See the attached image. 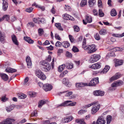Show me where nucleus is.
<instances>
[{"label": "nucleus", "instance_id": "obj_1", "mask_svg": "<svg viewBox=\"0 0 124 124\" xmlns=\"http://www.w3.org/2000/svg\"><path fill=\"white\" fill-rule=\"evenodd\" d=\"M84 49L86 50H88V53L91 54L97 50L96 47L94 44L91 45H87L84 47Z\"/></svg>", "mask_w": 124, "mask_h": 124}, {"label": "nucleus", "instance_id": "obj_2", "mask_svg": "<svg viewBox=\"0 0 124 124\" xmlns=\"http://www.w3.org/2000/svg\"><path fill=\"white\" fill-rule=\"evenodd\" d=\"M40 63L41 65L43 66L42 69L43 70L45 71H48L50 69L51 67L50 64L46 61H41L40 62Z\"/></svg>", "mask_w": 124, "mask_h": 124}, {"label": "nucleus", "instance_id": "obj_3", "mask_svg": "<svg viewBox=\"0 0 124 124\" xmlns=\"http://www.w3.org/2000/svg\"><path fill=\"white\" fill-rule=\"evenodd\" d=\"M94 105L91 110V113L92 114H94L96 113L100 107V105L99 103H96L95 102V104Z\"/></svg>", "mask_w": 124, "mask_h": 124}, {"label": "nucleus", "instance_id": "obj_4", "mask_svg": "<svg viewBox=\"0 0 124 124\" xmlns=\"http://www.w3.org/2000/svg\"><path fill=\"white\" fill-rule=\"evenodd\" d=\"M99 83L98 78L96 77L93 78L90 83L88 84V86H94Z\"/></svg>", "mask_w": 124, "mask_h": 124}, {"label": "nucleus", "instance_id": "obj_5", "mask_svg": "<svg viewBox=\"0 0 124 124\" xmlns=\"http://www.w3.org/2000/svg\"><path fill=\"white\" fill-rule=\"evenodd\" d=\"M90 61L92 63H93L98 61L101 58L100 56L98 54H94L91 56Z\"/></svg>", "mask_w": 124, "mask_h": 124}, {"label": "nucleus", "instance_id": "obj_6", "mask_svg": "<svg viewBox=\"0 0 124 124\" xmlns=\"http://www.w3.org/2000/svg\"><path fill=\"white\" fill-rule=\"evenodd\" d=\"M106 121L104 120V118L103 116H100L98 118L96 122V124H105Z\"/></svg>", "mask_w": 124, "mask_h": 124}, {"label": "nucleus", "instance_id": "obj_7", "mask_svg": "<svg viewBox=\"0 0 124 124\" xmlns=\"http://www.w3.org/2000/svg\"><path fill=\"white\" fill-rule=\"evenodd\" d=\"M52 88V85L48 83H46L43 86V89L46 91H50Z\"/></svg>", "mask_w": 124, "mask_h": 124}, {"label": "nucleus", "instance_id": "obj_8", "mask_svg": "<svg viewBox=\"0 0 124 124\" xmlns=\"http://www.w3.org/2000/svg\"><path fill=\"white\" fill-rule=\"evenodd\" d=\"M2 9L4 11H6L8 9V4L7 0H2Z\"/></svg>", "mask_w": 124, "mask_h": 124}, {"label": "nucleus", "instance_id": "obj_9", "mask_svg": "<svg viewBox=\"0 0 124 124\" xmlns=\"http://www.w3.org/2000/svg\"><path fill=\"white\" fill-rule=\"evenodd\" d=\"M101 64V63L98 62L94 64L91 66H89V67L93 69H98L100 68Z\"/></svg>", "mask_w": 124, "mask_h": 124}, {"label": "nucleus", "instance_id": "obj_10", "mask_svg": "<svg viewBox=\"0 0 124 124\" xmlns=\"http://www.w3.org/2000/svg\"><path fill=\"white\" fill-rule=\"evenodd\" d=\"M63 18L66 20H70L71 21H73L74 20V18L70 16L67 14H65L63 15Z\"/></svg>", "mask_w": 124, "mask_h": 124}, {"label": "nucleus", "instance_id": "obj_11", "mask_svg": "<svg viewBox=\"0 0 124 124\" xmlns=\"http://www.w3.org/2000/svg\"><path fill=\"white\" fill-rule=\"evenodd\" d=\"M62 83L68 87H70L71 85V83L69 81L68 78H64L62 80Z\"/></svg>", "mask_w": 124, "mask_h": 124}, {"label": "nucleus", "instance_id": "obj_12", "mask_svg": "<svg viewBox=\"0 0 124 124\" xmlns=\"http://www.w3.org/2000/svg\"><path fill=\"white\" fill-rule=\"evenodd\" d=\"M73 118V117L72 116H70L62 119V121L63 123H68L71 121Z\"/></svg>", "mask_w": 124, "mask_h": 124}, {"label": "nucleus", "instance_id": "obj_13", "mask_svg": "<svg viewBox=\"0 0 124 124\" xmlns=\"http://www.w3.org/2000/svg\"><path fill=\"white\" fill-rule=\"evenodd\" d=\"M93 94L95 96H103L104 94V92L100 90L94 91L93 93Z\"/></svg>", "mask_w": 124, "mask_h": 124}, {"label": "nucleus", "instance_id": "obj_14", "mask_svg": "<svg viewBox=\"0 0 124 124\" xmlns=\"http://www.w3.org/2000/svg\"><path fill=\"white\" fill-rule=\"evenodd\" d=\"M26 61L27 66L29 68H30L32 65L31 58L29 56H27L26 58Z\"/></svg>", "mask_w": 124, "mask_h": 124}, {"label": "nucleus", "instance_id": "obj_15", "mask_svg": "<svg viewBox=\"0 0 124 124\" xmlns=\"http://www.w3.org/2000/svg\"><path fill=\"white\" fill-rule=\"evenodd\" d=\"M120 77V74L119 73H116L115 76H113L110 78V80L111 82L116 80Z\"/></svg>", "mask_w": 124, "mask_h": 124}, {"label": "nucleus", "instance_id": "obj_16", "mask_svg": "<svg viewBox=\"0 0 124 124\" xmlns=\"http://www.w3.org/2000/svg\"><path fill=\"white\" fill-rule=\"evenodd\" d=\"M11 37L13 42L15 44L18 45V43L16 36L13 34L12 35Z\"/></svg>", "mask_w": 124, "mask_h": 124}, {"label": "nucleus", "instance_id": "obj_17", "mask_svg": "<svg viewBox=\"0 0 124 124\" xmlns=\"http://www.w3.org/2000/svg\"><path fill=\"white\" fill-rule=\"evenodd\" d=\"M5 71L8 73H13L16 72L17 70L15 69H13L10 67H8L5 70Z\"/></svg>", "mask_w": 124, "mask_h": 124}, {"label": "nucleus", "instance_id": "obj_18", "mask_svg": "<svg viewBox=\"0 0 124 124\" xmlns=\"http://www.w3.org/2000/svg\"><path fill=\"white\" fill-rule=\"evenodd\" d=\"M24 40L30 44H32L34 43V41L29 37H24Z\"/></svg>", "mask_w": 124, "mask_h": 124}, {"label": "nucleus", "instance_id": "obj_19", "mask_svg": "<svg viewBox=\"0 0 124 124\" xmlns=\"http://www.w3.org/2000/svg\"><path fill=\"white\" fill-rule=\"evenodd\" d=\"M71 101H65L63 103L61 104L58 106V107H65L68 106V103L72 102Z\"/></svg>", "mask_w": 124, "mask_h": 124}, {"label": "nucleus", "instance_id": "obj_20", "mask_svg": "<svg viewBox=\"0 0 124 124\" xmlns=\"http://www.w3.org/2000/svg\"><path fill=\"white\" fill-rule=\"evenodd\" d=\"M0 75L2 79L4 81H7L8 79V76L5 74H0Z\"/></svg>", "mask_w": 124, "mask_h": 124}, {"label": "nucleus", "instance_id": "obj_21", "mask_svg": "<svg viewBox=\"0 0 124 124\" xmlns=\"http://www.w3.org/2000/svg\"><path fill=\"white\" fill-rule=\"evenodd\" d=\"M123 61L122 60L116 59L115 61V66L117 67L118 66L121 65L123 64Z\"/></svg>", "mask_w": 124, "mask_h": 124}, {"label": "nucleus", "instance_id": "obj_22", "mask_svg": "<svg viewBox=\"0 0 124 124\" xmlns=\"http://www.w3.org/2000/svg\"><path fill=\"white\" fill-rule=\"evenodd\" d=\"M110 68L109 66L107 65L105 67L103 70L101 72V74L106 73L109 70Z\"/></svg>", "mask_w": 124, "mask_h": 124}, {"label": "nucleus", "instance_id": "obj_23", "mask_svg": "<svg viewBox=\"0 0 124 124\" xmlns=\"http://www.w3.org/2000/svg\"><path fill=\"white\" fill-rule=\"evenodd\" d=\"M43 73L42 72L41 70H37L35 71V74L36 76L39 78L41 77L40 76L42 75Z\"/></svg>", "mask_w": 124, "mask_h": 124}, {"label": "nucleus", "instance_id": "obj_24", "mask_svg": "<svg viewBox=\"0 0 124 124\" xmlns=\"http://www.w3.org/2000/svg\"><path fill=\"white\" fill-rule=\"evenodd\" d=\"M85 20L88 23H90L92 21V18L91 16H85Z\"/></svg>", "mask_w": 124, "mask_h": 124}, {"label": "nucleus", "instance_id": "obj_25", "mask_svg": "<svg viewBox=\"0 0 124 124\" xmlns=\"http://www.w3.org/2000/svg\"><path fill=\"white\" fill-rule=\"evenodd\" d=\"M62 45L64 47L67 48L70 46V44L67 41H64L62 43Z\"/></svg>", "mask_w": 124, "mask_h": 124}, {"label": "nucleus", "instance_id": "obj_26", "mask_svg": "<svg viewBox=\"0 0 124 124\" xmlns=\"http://www.w3.org/2000/svg\"><path fill=\"white\" fill-rule=\"evenodd\" d=\"M55 25L59 30L62 31H63V29L61 27L60 23H55Z\"/></svg>", "mask_w": 124, "mask_h": 124}, {"label": "nucleus", "instance_id": "obj_27", "mask_svg": "<svg viewBox=\"0 0 124 124\" xmlns=\"http://www.w3.org/2000/svg\"><path fill=\"white\" fill-rule=\"evenodd\" d=\"M112 119V116L110 115H108L106 117L107 124H109Z\"/></svg>", "mask_w": 124, "mask_h": 124}, {"label": "nucleus", "instance_id": "obj_28", "mask_svg": "<svg viewBox=\"0 0 124 124\" xmlns=\"http://www.w3.org/2000/svg\"><path fill=\"white\" fill-rule=\"evenodd\" d=\"M95 1V0H89L88 3L89 6L93 7L94 5Z\"/></svg>", "mask_w": 124, "mask_h": 124}, {"label": "nucleus", "instance_id": "obj_29", "mask_svg": "<svg viewBox=\"0 0 124 124\" xmlns=\"http://www.w3.org/2000/svg\"><path fill=\"white\" fill-rule=\"evenodd\" d=\"M46 102V101L45 100H41L40 101L39 103L38 107L39 108H41L42 106L45 104Z\"/></svg>", "mask_w": 124, "mask_h": 124}, {"label": "nucleus", "instance_id": "obj_30", "mask_svg": "<svg viewBox=\"0 0 124 124\" xmlns=\"http://www.w3.org/2000/svg\"><path fill=\"white\" fill-rule=\"evenodd\" d=\"M117 14L116 12V10L114 9H113L110 11V14L111 16H116Z\"/></svg>", "mask_w": 124, "mask_h": 124}, {"label": "nucleus", "instance_id": "obj_31", "mask_svg": "<svg viewBox=\"0 0 124 124\" xmlns=\"http://www.w3.org/2000/svg\"><path fill=\"white\" fill-rule=\"evenodd\" d=\"M5 34H2L0 31V41L1 42L5 40Z\"/></svg>", "mask_w": 124, "mask_h": 124}, {"label": "nucleus", "instance_id": "obj_32", "mask_svg": "<svg viewBox=\"0 0 124 124\" xmlns=\"http://www.w3.org/2000/svg\"><path fill=\"white\" fill-rule=\"evenodd\" d=\"M15 121V120L13 119L7 118L6 120V121H7L6 124H11L12 122H14Z\"/></svg>", "mask_w": 124, "mask_h": 124}, {"label": "nucleus", "instance_id": "obj_33", "mask_svg": "<svg viewBox=\"0 0 124 124\" xmlns=\"http://www.w3.org/2000/svg\"><path fill=\"white\" fill-rule=\"evenodd\" d=\"M65 65V66L68 69H71L73 68V64L71 63H67Z\"/></svg>", "mask_w": 124, "mask_h": 124}, {"label": "nucleus", "instance_id": "obj_34", "mask_svg": "<svg viewBox=\"0 0 124 124\" xmlns=\"http://www.w3.org/2000/svg\"><path fill=\"white\" fill-rule=\"evenodd\" d=\"M65 66V64H62L58 68V70L59 72L62 71L64 68Z\"/></svg>", "mask_w": 124, "mask_h": 124}, {"label": "nucleus", "instance_id": "obj_35", "mask_svg": "<svg viewBox=\"0 0 124 124\" xmlns=\"http://www.w3.org/2000/svg\"><path fill=\"white\" fill-rule=\"evenodd\" d=\"M87 3V0H82L81 1L80 6L81 7H83L86 5Z\"/></svg>", "mask_w": 124, "mask_h": 124}, {"label": "nucleus", "instance_id": "obj_36", "mask_svg": "<svg viewBox=\"0 0 124 124\" xmlns=\"http://www.w3.org/2000/svg\"><path fill=\"white\" fill-rule=\"evenodd\" d=\"M76 122L78 124H86V123L84 121V120L82 119H77L76 120Z\"/></svg>", "mask_w": 124, "mask_h": 124}, {"label": "nucleus", "instance_id": "obj_37", "mask_svg": "<svg viewBox=\"0 0 124 124\" xmlns=\"http://www.w3.org/2000/svg\"><path fill=\"white\" fill-rule=\"evenodd\" d=\"M14 109L13 107L12 106H10L6 107V110L8 112L11 111Z\"/></svg>", "mask_w": 124, "mask_h": 124}, {"label": "nucleus", "instance_id": "obj_38", "mask_svg": "<svg viewBox=\"0 0 124 124\" xmlns=\"http://www.w3.org/2000/svg\"><path fill=\"white\" fill-rule=\"evenodd\" d=\"M107 31L106 30L102 29H101L99 32V33L100 34L104 35L106 34Z\"/></svg>", "mask_w": 124, "mask_h": 124}, {"label": "nucleus", "instance_id": "obj_39", "mask_svg": "<svg viewBox=\"0 0 124 124\" xmlns=\"http://www.w3.org/2000/svg\"><path fill=\"white\" fill-rule=\"evenodd\" d=\"M69 37L71 43H74L75 42V40L73 37L70 35H69Z\"/></svg>", "mask_w": 124, "mask_h": 124}, {"label": "nucleus", "instance_id": "obj_40", "mask_svg": "<svg viewBox=\"0 0 124 124\" xmlns=\"http://www.w3.org/2000/svg\"><path fill=\"white\" fill-rule=\"evenodd\" d=\"M38 32L39 35L40 36L42 35L44 33V31L43 29L39 28L38 29Z\"/></svg>", "mask_w": 124, "mask_h": 124}, {"label": "nucleus", "instance_id": "obj_41", "mask_svg": "<svg viewBox=\"0 0 124 124\" xmlns=\"http://www.w3.org/2000/svg\"><path fill=\"white\" fill-rule=\"evenodd\" d=\"M99 15L100 17H102L104 16V14L101 9H99Z\"/></svg>", "mask_w": 124, "mask_h": 124}, {"label": "nucleus", "instance_id": "obj_42", "mask_svg": "<svg viewBox=\"0 0 124 124\" xmlns=\"http://www.w3.org/2000/svg\"><path fill=\"white\" fill-rule=\"evenodd\" d=\"M66 57L68 58H71L72 57V54L68 51H67L66 54Z\"/></svg>", "mask_w": 124, "mask_h": 124}, {"label": "nucleus", "instance_id": "obj_43", "mask_svg": "<svg viewBox=\"0 0 124 124\" xmlns=\"http://www.w3.org/2000/svg\"><path fill=\"white\" fill-rule=\"evenodd\" d=\"M72 51L75 53L78 52L79 51V49L78 48L75 46H73L72 49Z\"/></svg>", "mask_w": 124, "mask_h": 124}, {"label": "nucleus", "instance_id": "obj_44", "mask_svg": "<svg viewBox=\"0 0 124 124\" xmlns=\"http://www.w3.org/2000/svg\"><path fill=\"white\" fill-rule=\"evenodd\" d=\"M94 36L95 39L96 40H100L101 39V38L99 34L98 33H96L95 34Z\"/></svg>", "mask_w": 124, "mask_h": 124}, {"label": "nucleus", "instance_id": "obj_45", "mask_svg": "<svg viewBox=\"0 0 124 124\" xmlns=\"http://www.w3.org/2000/svg\"><path fill=\"white\" fill-rule=\"evenodd\" d=\"M68 73V71L67 70L64 71L60 75V77H64Z\"/></svg>", "mask_w": 124, "mask_h": 124}, {"label": "nucleus", "instance_id": "obj_46", "mask_svg": "<svg viewBox=\"0 0 124 124\" xmlns=\"http://www.w3.org/2000/svg\"><path fill=\"white\" fill-rule=\"evenodd\" d=\"M39 18H34L33 19V21L35 23H37L39 24Z\"/></svg>", "mask_w": 124, "mask_h": 124}, {"label": "nucleus", "instance_id": "obj_47", "mask_svg": "<svg viewBox=\"0 0 124 124\" xmlns=\"http://www.w3.org/2000/svg\"><path fill=\"white\" fill-rule=\"evenodd\" d=\"M86 111H87L85 110H80L78 111V114L79 115H82L85 113Z\"/></svg>", "mask_w": 124, "mask_h": 124}, {"label": "nucleus", "instance_id": "obj_48", "mask_svg": "<svg viewBox=\"0 0 124 124\" xmlns=\"http://www.w3.org/2000/svg\"><path fill=\"white\" fill-rule=\"evenodd\" d=\"M26 95L24 94H20L19 95L20 99H24L26 98Z\"/></svg>", "mask_w": 124, "mask_h": 124}, {"label": "nucleus", "instance_id": "obj_49", "mask_svg": "<svg viewBox=\"0 0 124 124\" xmlns=\"http://www.w3.org/2000/svg\"><path fill=\"white\" fill-rule=\"evenodd\" d=\"M116 82V83L117 86L122 85L123 84V81L120 80Z\"/></svg>", "mask_w": 124, "mask_h": 124}, {"label": "nucleus", "instance_id": "obj_50", "mask_svg": "<svg viewBox=\"0 0 124 124\" xmlns=\"http://www.w3.org/2000/svg\"><path fill=\"white\" fill-rule=\"evenodd\" d=\"M74 31L76 32H78V31L80 30L79 28L76 25L74 26Z\"/></svg>", "mask_w": 124, "mask_h": 124}, {"label": "nucleus", "instance_id": "obj_51", "mask_svg": "<svg viewBox=\"0 0 124 124\" xmlns=\"http://www.w3.org/2000/svg\"><path fill=\"white\" fill-rule=\"evenodd\" d=\"M65 9L67 11H70L71 10V8L68 5H65Z\"/></svg>", "mask_w": 124, "mask_h": 124}, {"label": "nucleus", "instance_id": "obj_52", "mask_svg": "<svg viewBox=\"0 0 124 124\" xmlns=\"http://www.w3.org/2000/svg\"><path fill=\"white\" fill-rule=\"evenodd\" d=\"M55 37L56 39H58L59 40H61V39L59 35L57 33H55Z\"/></svg>", "mask_w": 124, "mask_h": 124}, {"label": "nucleus", "instance_id": "obj_53", "mask_svg": "<svg viewBox=\"0 0 124 124\" xmlns=\"http://www.w3.org/2000/svg\"><path fill=\"white\" fill-rule=\"evenodd\" d=\"M27 25L28 26L30 27H33L34 26V23L32 22H29L27 24Z\"/></svg>", "mask_w": 124, "mask_h": 124}, {"label": "nucleus", "instance_id": "obj_54", "mask_svg": "<svg viewBox=\"0 0 124 124\" xmlns=\"http://www.w3.org/2000/svg\"><path fill=\"white\" fill-rule=\"evenodd\" d=\"M80 87H83L85 86H88V84L87 83H80Z\"/></svg>", "mask_w": 124, "mask_h": 124}, {"label": "nucleus", "instance_id": "obj_55", "mask_svg": "<svg viewBox=\"0 0 124 124\" xmlns=\"http://www.w3.org/2000/svg\"><path fill=\"white\" fill-rule=\"evenodd\" d=\"M33 9L32 8H30L26 9V11L29 13H31L32 12Z\"/></svg>", "mask_w": 124, "mask_h": 124}, {"label": "nucleus", "instance_id": "obj_56", "mask_svg": "<svg viewBox=\"0 0 124 124\" xmlns=\"http://www.w3.org/2000/svg\"><path fill=\"white\" fill-rule=\"evenodd\" d=\"M95 104V102H93L91 104H88L87 105H86L85 106V108H88L91 106L94 105V104Z\"/></svg>", "mask_w": 124, "mask_h": 124}, {"label": "nucleus", "instance_id": "obj_57", "mask_svg": "<svg viewBox=\"0 0 124 124\" xmlns=\"http://www.w3.org/2000/svg\"><path fill=\"white\" fill-rule=\"evenodd\" d=\"M62 43H61L59 41H57L55 44V46L56 47H59L60 46L62 45Z\"/></svg>", "mask_w": 124, "mask_h": 124}, {"label": "nucleus", "instance_id": "obj_58", "mask_svg": "<svg viewBox=\"0 0 124 124\" xmlns=\"http://www.w3.org/2000/svg\"><path fill=\"white\" fill-rule=\"evenodd\" d=\"M43 76L42 75H41L40 76V77H41L39 78H40L41 80H45L46 78V77L45 75V74H44V73H43Z\"/></svg>", "mask_w": 124, "mask_h": 124}, {"label": "nucleus", "instance_id": "obj_59", "mask_svg": "<svg viewBox=\"0 0 124 124\" xmlns=\"http://www.w3.org/2000/svg\"><path fill=\"white\" fill-rule=\"evenodd\" d=\"M110 40L111 41V42L108 43L109 44H112L113 42H115L116 41V39L114 38H111L110 39Z\"/></svg>", "mask_w": 124, "mask_h": 124}, {"label": "nucleus", "instance_id": "obj_60", "mask_svg": "<svg viewBox=\"0 0 124 124\" xmlns=\"http://www.w3.org/2000/svg\"><path fill=\"white\" fill-rule=\"evenodd\" d=\"M29 80V79L28 77H26L24 79V83H23V85H27V83L28 81Z\"/></svg>", "mask_w": 124, "mask_h": 124}, {"label": "nucleus", "instance_id": "obj_61", "mask_svg": "<svg viewBox=\"0 0 124 124\" xmlns=\"http://www.w3.org/2000/svg\"><path fill=\"white\" fill-rule=\"evenodd\" d=\"M37 112L36 111H35L34 112L31 113V116H36L37 115Z\"/></svg>", "mask_w": 124, "mask_h": 124}, {"label": "nucleus", "instance_id": "obj_62", "mask_svg": "<svg viewBox=\"0 0 124 124\" xmlns=\"http://www.w3.org/2000/svg\"><path fill=\"white\" fill-rule=\"evenodd\" d=\"M5 19H6L7 21H8L9 19V16L8 15H5L4 16Z\"/></svg>", "mask_w": 124, "mask_h": 124}, {"label": "nucleus", "instance_id": "obj_63", "mask_svg": "<svg viewBox=\"0 0 124 124\" xmlns=\"http://www.w3.org/2000/svg\"><path fill=\"white\" fill-rule=\"evenodd\" d=\"M76 103V102H74L72 103L69 104L68 103V106H75Z\"/></svg>", "mask_w": 124, "mask_h": 124}, {"label": "nucleus", "instance_id": "obj_64", "mask_svg": "<svg viewBox=\"0 0 124 124\" xmlns=\"http://www.w3.org/2000/svg\"><path fill=\"white\" fill-rule=\"evenodd\" d=\"M93 14L94 16H97L98 15V13L97 10L96 9H94L93 11Z\"/></svg>", "mask_w": 124, "mask_h": 124}]
</instances>
